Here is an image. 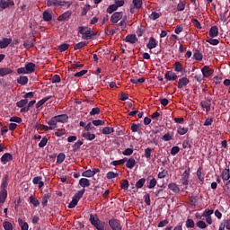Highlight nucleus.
Returning <instances> with one entry per match:
<instances>
[{"instance_id": "obj_28", "label": "nucleus", "mask_w": 230, "mask_h": 230, "mask_svg": "<svg viewBox=\"0 0 230 230\" xmlns=\"http://www.w3.org/2000/svg\"><path fill=\"white\" fill-rule=\"evenodd\" d=\"M203 168L202 166L199 167V169L197 170V177L199 179V181H200V182H204V177H205V173L202 172Z\"/></svg>"}, {"instance_id": "obj_31", "label": "nucleus", "mask_w": 230, "mask_h": 230, "mask_svg": "<svg viewBox=\"0 0 230 230\" xmlns=\"http://www.w3.org/2000/svg\"><path fill=\"white\" fill-rule=\"evenodd\" d=\"M173 66H174V71L176 73H182V71H184V67H182V64H181V62L176 61Z\"/></svg>"}, {"instance_id": "obj_33", "label": "nucleus", "mask_w": 230, "mask_h": 230, "mask_svg": "<svg viewBox=\"0 0 230 230\" xmlns=\"http://www.w3.org/2000/svg\"><path fill=\"white\" fill-rule=\"evenodd\" d=\"M87 44H89V42H87V41H80L79 43L75 45L74 50L76 51L78 49H82L85 48V46H87Z\"/></svg>"}, {"instance_id": "obj_16", "label": "nucleus", "mask_w": 230, "mask_h": 230, "mask_svg": "<svg viewBox=\"0 0 230 230\" xmlns=\"http://www.w3.org/2000/svg\"><path fill=\"white\" fill-rule=\"evenodd\" d=\"M193 58H195L198 62H202L204 58V55L199 49H195L193 53Z\"/></svg>"}, {"instance_id": "obj_23", "label": "nucleus", "mask_w": 230, "mask_h": 230, "mask_svg": "<svg viewBox=\"0 0 230 230\" xmlns=\"http://www.w3.org/2000/svg\"><path fill=\"white\" fill-rule=\"evenodd\" d=\"M25 69H26L28 75H30L31 73H35V64L31 63V62L26 64Z\"/></svg>"}, {"instance_id": "obj_60", "label": "nucleus", "mask_w": 230, "mask_h": 230, "mask_svg": "<svg viewBox=\"0 0 230 230\" xmlns=\"http://www.w3.org/2000/svg\"><path fill=\"white\" fill-rule=\"evenodd\" d=\"M139 128H141V124L139 123L138 124L133 123L131 125V132H134V133L138 132Z\"/></svg>"}, {"instance_id": "obj_40", "label": "nucleus", "mask_w": 230, "mask_h": 230, "mask_svg": "<svg viewBox=\"0 0 230 230\" xmlns=\"http://www.w3.org/2000/svg\"><path fill=\"white\" fill-rule=\"evenodd\" d=\"M26 105H28V99H22L16 102V107H19V109H22Z\"/></svg>"}, {"instance_id": "obj_8", "label": "nucleus", "mask_w": 230, "mask_h": 230, "mask_svg": "<svg viewBox=\"0 0 230 230\" xmlns=\"http://www.w3.org/2000/svg\"><path fill=\"white\" fill-rule=\"evenodd\" d=\"M201 73H202L204 78H209V76H211L213 75V73H215V70H213L211 67H209V66H204L201 68Z\"/></svg>"}, {"instance_id": "obj_18", "label": "nucleus", "mask_w": 230, "mask_h": 230, "mask_svg": "<svg viewBox=\"0 0 230 230\" xmlns=\"http://www.w3.org/2000/svg\"><path fill=\"white\" fill-rule=\"evenodd\" d=\"M209 37L215 39V37H218V27L214 25L209 30Z\"/></svg>"}, {"instance_id": "obj_37", "label": "nucleus", "mask_w": 230, "mask_h": 230, "mask_svg": "<svg viewBox=\"0 0 230 230\" xmlns=\"http://www.w3.org/2000/svg\"><path fill=\"white\" fill-rule=\"evenodd\" d=\"M52 19H53V15H51L49 12L45 11L43 13V21H45V22H49V21H52Z\"/></svg>"}, {"instance_id": "obj_38", "label": "nucleus", "mask_w": 230, "mask_h": 230, "mask_svg": "<svg viewBox=\"0 0 230 230\" xmlns=\"http://www.w3.org/2000/svg\"><path fill=\"white\" fill-rule=\"evenodd\" d=\"M18 224L21 227L22 230H28L29 229V226H28V223L24 222V220L19 218L18 219Z\"/></svg>"}, {"instance_id": "obj_1", "label": "nucleus", "mask_w": 230, "mask_h": 230, "mask_svg": "<svg viewBox=\"0 0 230 230\" xmlns=\"http://www.w3.org/2000/svg\"><path fill=\"white\" fill-rule=\"evenodd\" d=\"M90 224L95 227L97 230H106L107 223L105 221L100 220L98 214H90Z\"/></svg>"}, {"instance_id": "obj_46", "label": "nucleus", "mask_w": 230, "mask_h": 230, "mask_svg": "<svg viewBox=\"0 0 230 230\" xmlns=\"http://www.w3.org/2000/svg\"><path fill=\"white\" fill-rule=\"evenodd\" d=\"M66 161V155L64 153H60L57 157L58 164H62V162Z\"/></svg>"}, {"instance_id": "obj_27", "label": "nucleus", "mask_w": 230, "mask_h": 230, "mask_svg": "<svg viewBox=\"0 0 230 230\" xmlns=\"http://www.w3.org/2000/svg\"><path fill=\"white\" fill-rule=\"evenodd\" d=\"M30 204H32L34 208H39L40 206V201L35 198V196H31L29 198Z\"/></svg>"}, {"instance_id": "obj_4", "label": "nucleus", "mask_w": 230, "mask_h": 230, "mask_svg": "<svg viewBox=\"0 0 230 230\" xmlns=\"http://www.w3.org/2000/svg\"><path fill=\"white\" fill-rule=\"evenodd\" d=\"M67 4V8L73 4L70 1H62V0H48L47 6H66Z\"/></svg>"}, {"instance_id": "obj_17", "label": "nucleus", "mask_w": 230, "mask_h": 230, "mask_svg": "<svg viewBox=\"0 0 230 230\" xmlns=\"http://www.w3.org/2000/svg\"><path fill=\"white\" fill-rule=\"evenodd\" d=\"M79 185L81 188H89L91 186V181L87 178H81L79 180Z\"/></svg>"}, {"instance_id": "obj_12", "label": "nucleus", "mask_w": 230, "mask_h": 230, "mask_svg": "<svg viewBox=\"0 0 230 230\" xmlns=\"http://www.w3.org/2000/svg\"><path fill=\"white\" fill-rule=\"evenodd\" d=\"M12 44V38H3L0 40V49H5L7 46H10Z\"/></svg>"}, {"instance_id": "obj_52", "label": "nucleus", "mask_w": 230, "mask_h": 230, "mask_svg": "<svg viewBox=\"0 0 230 230\" xmlns=\"http://www.w3.org/2000/svg\"><path fill=\"white\" fill-rule=\"evenodd\" d=\"M48 145V137H43L40 142L39 143L40 148H44Z\"/></svg>"}, {"instance_id": "obj_14", "label": "nucleus", "mask_w": 230, "mask_h": 230, "mask_svg": "<svg viewBox=\"0 0 230 230\" xmlns=\"http://www.w3.org/2000/svg\"><path fill=\"white\" fill-rule=\"evenodd\" d=\"M55 117L58 123H67V121H69V116H67V114H61Z\"/></svg>"}, {"instance_id": "obj_58", "label": "nucleus", "mask_w": 230, "mask_h": 230, "mask_svg": "<svg viewBox=\"0 0 230 230\" xmlns=\"http://www.w3.org/2000/svg\"><path fill=\"white\" fill-rule=\"evenodd\" d=\"M120 187L122 190H128V180H122L120 181Z\"/></svg>"}, {"instance_id": "obj_11", "label": "nucleus", "mask_w": 230, "mask_h": 230, "mask_svg": "<svg viewBox=\"0 0 230 230\" xmlns=\"http://www.w3.org/2000/svg\"><path fill=\"white\" fill-rule=\"evenodd\" d=\"M13 4H15L13 0H0V8H2V10H5L8 6H13Z\"/></svg>"}, {"instance_id": "obj_34", "label": "nucleus", "mask_w": 230, "mask_h": 230, "mask_svg": "<svg viewBox=\"0 0 230 230\" xmlns=\"http://www.w3.org/2000/svg\"><path fill=\"white\" fill-rule=\"evenodd\" d=\"M69 17H71V12L66 11L63 14L58 16V21H66V20L69 19Z\"/></svg>"}, {"instance_id": "obj_51", "label": "nucleus", "mask_w": 230, "mask_h": 230, "mask_svg": "<svg viewBox=\"0 0 230 230\" xmlns=\"http://www.w3.org/2000/svg\"><path fill=\"white\" fill-rule=\"evenodd\" d=\"M92 123L93 125H94V127H102L105 125V120L95 119V120H93Z\"/></svg>"}, {"instance_id": "obj_5", "label": "nucleus", "mask_w": 230, "mask_h": 230, "mask_svg": "<svg viewBox=\"0 0 230 230\" xmlns=\"http://www.w3.org/2000/svg\"><path fill=\"white\" fill-rule=\"evenodd\" d=\"M108 224L111 230H123V226L119 219L112 217L109 220Z\"/></svg>"}, {"instance_id": "obj_19", "label": "nucleus", "mask_w": 230, "mask_h": 230, "mask_svg": "<svg viewBox=\"0 0 230 230\" xmlns=\"http://www.w3.org/2000/svg\"><path fill=\"white\" fill-rule=\"evenodd\" d=\"M33 184H38V188L44 187V181H42V176L34 177L32 180Z\"/></svg>"}, {"instance_id": "obj_62", "label": "nucleus", "mask_w": 230, "mask_h": 230, "mask_svg": "<svg viewBox=\"0 0 230 230\" xmlns=\"http://www.w3.org/2000/svg\"><path fill=\"white\" fill-rule=\"evenodd\" d=\"M119 174L115 173L114 172H109L106 174V178L111 180V179H116V177H118Z\"/></svg>"}, {"instance_id": "obj_25", "label": "nucleus", "mask_w": 230, "mask_h": 230, "mask_svg": "<svg viewBox=\"0 0 230 230\" xmlns=\"http://www.w3.org/2000/svg\"><path fill=\"white\" fill-rule=\"evenodd\" d=\"M168 188L171 190V191H173V193L181 192V189L179 188V185L176 183H173V182L169 183Z\"/></svg>"}, {"instance_id": "obj_22", "label": "nucleus", "mask_w": 230, "mask_h": 230, "mask_svg": "<svg viewBox=\"0 0 230 230\" xmlns=\"http://www.w3.org/2000/svg\"><path fill=\"white\" fill-rule=\"evenodd\" d=\"M12 73H13V70H12V68H8V67L0 68V76L2 77L6 76V75H12Z\"/></svg>"}, {"instance_id": "obj_50", "label": "nucleus", "mask_w": 230, "mask_h": 230, "mask_svg": "<svg viewBox=\"0 0 230 230\" xmlns=\"http://www.w3.org/2000/svg\"><path fill=\"white\" fill-rule=\"evenodd\" d=\"M207 42L211 44V46H218V44H220V41L217 39L213 38L207 40Z\"/></svg>"}, {"instance_id": "obj_20", "label": "nucleus", "mask_w": 230, "mask_h": 230, "mask_svg": "<svg viewBox=\"0 0 230 230\" xmlns=\"http://www.w3.org/2000/svg\"><path fill=\"white\" fill-rule=\"evenodd\" d=\"M42 200H41V206L42 208H46L48 206V200H49V199H51V194L49 193H45L42 197H41Z\"/></svg>"}, {"instance_id": "obj_36", "label": "nucleus", "mask_w": 230, "mask_h": 230, "mask_svg": "<svg viewBox=\"0 0 230 230\" xmlns=\"http://www.w3.org/2000/svg\"><path fill=\"white\" fill-rule=\"evenodd\" d=\"M83 137L86 139V141H93V139H96V135L91 133H84Z\"/></svg>"}, {"instance_id": "obj_9", "label": "nucleus", "mask_w": 230, "mask_h": 230, "mask_svg": "<svg viewBox=\"0 0 230 230\" xmlns=\"http://www.w3.org/2000/svg\"><path fill=\"white\" fill-rule=\"evenodd\" d=\"M164 78H166L168 82H173V81L177 80V78H179V76H177V74H175L172 71H167L164 74Z\"/></svg>"}, {"instance_id": "obj_49", "label": "nucleus", "mask_w": 230, "mask_h": 230, "mask_svg": "<svg viewBox=\"0 0 230 230\" xmlns=\"http://www.w3.org/2000/svg\"><path fill=\"white\" fill-rule=\"evenodd\" d=\"M116 10H118V6L115 4H111L107 8V13H114V12H116Z\"/></svg>"}, {"instance_id": "obj_30", "label": "nucleus", "mask_w": 230, "mask_h": 230, "mask_svg": "<svg viewBox=\"0 0 230 230\" xmlns=\"http://www.w3.org/2000/svg\"><path fill=\"white\" fill-rule=\"evenodd\" d=\"M173 132L172 131H168L165 135L162 137L163 141H172L173 139Z\"/></svg>"}, {"instance_id": "obj_42", "label": "nucleus", "mask_w": 230, "mask_h": 230, "mask_svg": "<svg viewBox=\"0 0 230 230\" xmlns=\"http://www.w3.org/2000/svg\"><path fill=\"white\" fill-rule=\"evenodd\" d=\"M58 51H60V53H64V51H67V49H69V44L63 43L58 46Z\"/></svg>"}, {"instance_id": "obj_43", "label": "nucleus", "mask_w": 230, "mask_h": 230, "mask_svg": "<svg viewBox=\"0 0 230 230\" xmlns=\"http://www.w3.org/2000/svg\"><path fill=\"white\" fill-rule=\"evenodd\" d=\"M189 128H184L182 126H180L177 129V133L180 135V136H184V134H187Z\"/></svg>"}, {"instance_id": "obj_54", "label": "nucleus", "mask_w": 230, "mask_h": 230, "mask_svg": "<svg viewBox=\"0 0 230 230\" xmlns=\"http://www.w3.org/2000/svg\"><path fill=\"white\" fill-rule=\"evenodd\" d=\"M186 8V2L181 1L177 4V11L178 12H183V10Z\"/></svg>"}, {"instance_id": "obj_53", "label": "nucleus", "mask_w": 230, "mask_h": 230, "mask_svg": "<svg viewBox=\"0 0 230 230\" xmlns=\"http://www.w3.org/2000/svg\"><path fill=\"white\" fill-rule=\"evenodd\" d=\"M82 145H84V142H82L81 140L75 142L72 146L73 151L76 152L80 148V146H82Z\"/></svg>"}, {"instance_id": "obj_35", "label": "nucleus", "mask_w": 230, "mask_h": 230, "mask_svg": "<svg viewBox=\"0 0 230 230\" xmlns=\"http://www.w3.org/2000/svg\"><path fill=\"white\" fill-rule=\"evenodd\" d=\"M145 182H146V179L145 178H141L139 179L137 182H136V188L137 190H141V188H143V186H145Z\"/></svg>"}, {"instance_id": "obj_61", "label": "nucleus", "mask_w": 230, "mask_h": 230, "mask_svg": "<svg viewBox=\"0 0 230 230\" xmlns=\"http://www.w3.org/2000/svg\"><path fill=\"white\" fill-rule=\"evenodd\" d=\"M112 132H114V128H111V127H105L102 131L104 135L112 134Z\"/></svg>"}, {"instance_id": "obj_26", "label": "nucleus", "mask_w": 230, "mask_h": 230, "mask_svg": "<svg viewBox=\"0 0 230 230\" xmlns=\"http://www.w3.org/2000/svg\"><path fill=\"white\" fill-rule=\"evenodd\" d=\"M51 98H53V96L51 95H49L43 99H41L40 101H39L37 103H36V109H40V107H42V105H44V103H46V102L51 100Z\"/></svg>"}, {"instance_id": "obj_55", "label": "nucleus", "mask_w": 230, "mask_h": 230, "mask_svg": "<svg viewBox=\"0 0 230 230\" xmlns=\"http://www.w3.org/2000/svg\"><path fill=\"white\" fill-rule=\"evenodd\" d=\"M145 31H146V29L145 28V26H140L137 31V37H143V34L145 33Z\"/></svg>"}, {"instance_id": "obj_13", "label": "nucleus", "mask_w": 230, "mask_h": 230, "mask_svg": "<svg viewBox=\"0 0 230 230\" xmlns=\"http://www.w3.org/2000/svg\"><path fill=\"white\" fill-rule=\"evenodd\" d=\"M188 84H190V79H188V77H181V79H179L178 82V89H183V87H186V85H188Z\"/></svg>"}, {"instance_id": "obj_39", "label": "nucleus", "mask_w": 230, "mask_h": 230, "mask_svg": "<svg viewBox=\"0 0 230 230\" xmlns=\"http://www.w3.org/2000/svg\"><path fill=\"white\" fill-rule=\"evenodd\" d=\"M126 166L129 169L132 170L136 166V159L134 158H129L126 164Z\"/></svg>"}, {"instance_id": "obj_57", "label": "nucleus", "mask_w": 230, "mask_h": 230, "mask_svg": "<svg viewBox=\"0 0 230 230\" xmlns=\"http://www.w3.org/2000/svg\"><path fill=\"white\" fill-rule=\"evenodd\" d=\"M78 199H75V198H73L72 202L69 203L68 208L69 209H73V208H76L78 206Z\"/></svg>"}, {"instance_id": "obj_59", "label": "nucleus", "mask_w": 230, "mask_h": 230, "mask_svg": "<svg viewBox=\"0 0 230 230\" xmlns=\"http://www.w3.org/2000/svg\"><path fill=\"white\" fill-rule=\"evenodd\" d=\"M213 213H214L213 209L207 208L203 211L202 217H211Z\"/></svg>"}, {"instance_id": "obj_29", "label": "nucleus", "mask_w": 230, "mask_h": 230, "mask_svg": "<svg viewBox=\"0 0 230 230\" xmlns=\"http://www.w3.org/2000/svg\"><path fill=\"white\" fill-rule=\"evenodd\" d=\"M221 177H222L224 182H226V181H229V179H230V170L229 169L223 170Z\"/></svg>"}, {"instance_id": "obj_64", "label": "nucleus", "mask_w": 230, "mask_h": 230, "mask_svg": "<svg viewBox=\"0 0 230 230\" xmlns=\"http://www.w3.org/2000/svg\"><path fill=\"white\" fill-rule=\"evenodd\" d=\"M223 223H225L226 229L230 230V217L224 219Z\"/></svg>"}, {"instance_id": "obj_45", "label": "nucleus", "mask_w": 230, "mask_h": 230, "mask_svg": "<svg viewBox=\"0 0 230 230\" xmlns=\"http://www.w3.org/2000/svg\"><path fill=\"white\" fill-rule=\"evenodd\" d=\"M185 226L187 229H193L195 227V221L193 219H187Z\"/></svg>"}, {"instance_id": "obj_63", "label": "nucleus", "mask_w": 230, "mask_h": 230, "mask_svg": "<svg viewBox=\"0 0 230 230\" xmlns=\"http://www.w3.org/2000/svg\"><path fill=\"white\" fill-rule=\"evenodd\" d=\"M166 175H168V171L163 169L162 172H160L157 174L158 179H164V177H166Z\"/></svg>"}, {"instance_id": "obj_3", "label": "nucleus", "mask_w": 230, "mask_h": 230, "mask_svg": "<svg viewBox=\"0 0 230 230\" xmlns=\"http://www.w3.org/2000/svg\"><path fill=\"white\" fill-rule=\"evenodd\" d=\"M78 33L83 35V40H91V39L96 35V33H94V31H92L88 26H79Z\"/></svg>"}, {"instance_id": "obj_2", "label": "nucleus", "mask_w": 230, "mask_h": 230, "mask_svg": "<svg viewBox=\"0 0 230 230\" xmlns=\"http://www.w3.org/2000/svg\"><path fill=\"white\" fill-rule=\"evenodd\" d=\"M8 186V174H5L2 179V184L0 187V202L4 204L6 202V199L8 198V190L6 188Z\"/></svg>"}, {"instance_id": "obj_21", "label": "nucleus", "mask_w": 230, "mask_h": 230, "mask_svg": "<svg viewBox=\"0 0 230 230\" xmlns=\"http://www.w3.org/2000/svg\"><path fill=\"white\" fill-rule=\"evenodd\" d=\"M126 42H129V44H136L137 42V37L135 34H129L125 39Z\"/></svg>"}, {"instance_id": "obj_15", "label": "nucleus", "mask_w": 230, "mask_h": 230, "mask_svg": "<svg viewBox=\"0 0 230 230\" xmlns=\"http://www.w3.org/2000/svg\"><path fill=\"white\" fill-rule=\"evenodd\" d=\"M147 49H154L155 48H157V40H155V38L151 37L149 39V42L146 45Z\"/></svg>"}, {"instance_id": "obj_41", "label": "nucleus", "mask_w": 230, "mask_h": 230, "mask_svg": "<svg viewBox=\"0 0 230 230\" xmlns=\"http://www.w3.org/2000/svg\"><path fill=\"white\" fill-rule=\"evenodd\" d=\"M84 193H85V189H83L81 190H78L75 196L74 199H75L76 200H80V199H82V197H84Z\"/></svg>"}, {"instance_id": "obj_56", "label": "nucleus", "mask_w": 230, "mask_h": 230, "mask_svg": "<svg viewBox=\"0 0 230 230\" xmlns=\"http://www.w3.org/2000/svg\"><path fill=\"white\" fill-rule=\"evenodd\" d=\"M82 177H88V178L94 177L93 174V170L89 169L84 171V172H82Z\"/></svg>"}, {"instance_id": "obj_44", "label": "nucleus", "mask_w": 230, "mask_h": 230, "mask_svg": "<svg viewBox=\"0 0 230 230\" xmlns=\"http://www.w3.org/2000/svg\"><path fill=\"white\" fill-rule=\"evenodd\" d=\"M155 186H157V180H155V178H153L152 180H150L147 188L149 190H154V188H155Z\"/></svg>"}, {"instance_id": "obj_24", "label": "nucleus", "mask_w": 230, "mask_h": 230, "mask_svg": "<svg viewBox=\"0 0 230 230\" xmlns=\"http://www.w3.org/2000/svg\"><path fill=\"white\" fill-rule=\"evenodd\" d=\"M48 125H49V127L52 128V130H55V128H57L58 126H57L58 120H57V117H52L48 122Z\"/></svg>"}, {"instance_id": "obj_7", "label": "nucleus", "mask_w": 230, "mask_h": 230, "mask_svg": "<svg viewBox=\"0 0 230 230\" xmlns=\"http://www.w3.org/2000/svg\"><path fill=\"white\" fill-rule=\"evenodd\" d=\"M121 19H123V12H116L111 16L110 21L112 24H118Z\"/></svg>"}, {"instance_id": "obj_48", "label": "nucleus", "mask_w": 230, "mask_h": 230, "mask_svg": "<svg viewBox=\"0 0 230 230\" xmlns=\"http://www.w3.org/2000/svg\"><path fill=\"white\" fill-rule=\"evenodd\" d=\"M209 105H211V98L210 97L207 98V102L202 101L200 102V106L202 107V109H206V107H208Z\"/></svg>"}, {"instance_id": "obj_6", "label": "nucleus", "mask_w": 230, "mask_h": 230, "mask_svg": "<svg viewBox=\"0 0 230 230\" xmlns=\"http://www.w3.org/2000/svg\"><path fill=\"white\" fill-rule=\"evenodd\" d=\"M190 172H191V168L188 167L181 175L182 184L186 186L185 190H188V185L190 184Z\"/></svg>"}, {"instance_id": "obj_32", "label": "nucleus", "mask_w": 230, "mask_h": 230, "mask_svg": "<svg viewBox=\"0 0 230 230\" xmlns=\"http://www.w3.org/2000/svg\"><path fill=\"white\" fill-rule=\"evenodd\" d=\"M17 84L20 85H26L28 84V76L22 75L17 79Z\"/></svg>"}, {"instance_id": "obj_47", "label": "nucleus", "mask_w": 230, "mask_h": 230, "mask_svg": "<svg viewBox=\"0 0 230 230\" xmlns=\"http://www.w3.org/2000/svg\"><path fill=\"white\" fill-rule=\"evenodd\" d=\"M3 227L4 230H13V226L8 221L3 223Z\"/></svg>"}, {"instance_id": "obj_10", "label": "nucleus", "mask_w": 230, "mask_h": 230, "mask_svg": "<svg viewBox=\"0 0 230 230\" xmlns=\"http://www.w3.org/2000/svg\"><path fill=\"white\" fill-rule=\"evenodd\" d=\"M10 161H13V155L10 153H5L1 157V163L3 164H6V163H10Z\"/></svg>"}]
</instances>
